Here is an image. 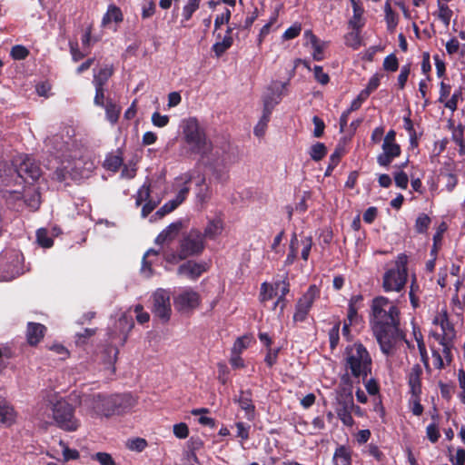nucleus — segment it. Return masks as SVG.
Here are the masks:
<instances>
[{"label":"nucleus","instance_id":"1","mask_svg":"<svg viewBox=\"0 0 465 465\" xmlns=\"http://www.w3.org/2000/svg\"><path fill=\"white\" fill-rule=\"evenodd\" d=\"M400 309L385 296L373 298L371 305L370 324L381 351L385 355L393 353L398 341L403 338L400 330Z\"/></svg>","mask_w":465,"mask_h":465},{"label":"nucleus","instance_id":"2","mask_svg":"<svg viewBox=\"0 0 465 465\" xmlns=\"http://www.w3.org/2000/svg\"><path fill=\"white\" fill-rule=\"evenodd\" d=\"M181 127L182 138L185 143L182 149V154L188 158L199 156L201 161L209 159L214 145L198 119L196 117L183 119Z\"/></svg>","mask_w":465,"mask_h":465},{"label":"nucleus","instance_id":"3","mask_svg":"<svg viewBox=\"0 0 465 465\" xmlns=\"http://www.w3.org/2000/svg\"><path fill=\"white\" fill-rule=\"evenodd\" d=\"M344 355L347 374L341 378L342 381L346 384L351 383L348 372L351 377L358 379V381L361 379L365 381L372 370V359L366 347L361 342H355L345 348Z\"/></svg>","mask_w":465,"mask_h":465},{"label":"nucleus","instance_id":"4","mask_svg":"<svg viewBox=\"0 0 465 465\" xmlns=\"http://www.w3.org/2000/svg\"><path fill=\"white\" fill-rule=\"evenodd\" d=\"M409 257L405 253L397 255L391 267L388 268L382 276L384 292H401L408 282Z\"/></svg>","mask_w":465,"mask_h":465},{"label":"nucleus","instance_id":"5","mask_svg":"<svg viewBox=\"0 0 465 465\" xmlns=\"http://www.w3.org/2000/svg\"><path fill=\"white\" fill-rule=\"evenodd\" d=\"M53 418L63 430L75 431L80 427V420L74 416V407L64 400H59L53 404Z\"/></svg>","mask_w":465,"mask_h":465},{"label":"nucleus","instance_id":"6","mask_svg":"<svg viewBox=\"0 0 465 465\" xmlns=\"http://www.w3.org/2000/svg\"><path fill=\"white\" fill-rule=\"evenodd\" d=\"M22 253L15 249H8L0 253V279L11 281L23 272Z\"/></svg>","mask_w":465,"mask_h":465},{"label":"nucleus","instance_id":"7","mask_svg":"<svg viewBox=\"0 0 465 465\" xmlns=\"http://www.w3.org/2000/svg\"><path fill=\"white\" fill-rule=\"evenodd\" d=\"M181 250V258H189L199 256L205 249V242L202 232L199 229L193 228L184 233L179 242Z\"/></svg>","mask_w":465,"mask_h":465},{"label":"nucleus","instance_id":"8","mask_svg":"<svg viewBox=\"0 0 465 465\" xmlns=\"http://www.w3.org/2000/svg\"><path fill=\"white\" fill-rule=\"evenodd\" d=\"M80 404L86 409L92 417H109V396L102 393H84L80 397Z\"/></svg>","mask_w":465,"mask_h":465},{"label":"nucleus","instance_id":"9","mask_svg":"<svg viewBox=\"0 0 465 465\" xmlns=\"http://www.w3.org/2000/svg\"><path fill=\"white\" fill-rule=\"evenodd\" d=\"M320 297V289L315 285H310L307 291L302 294L295 304V312L292 316L294 322H302L307 319V316L314 303Z\"/></svg>","mask_w":465,"mask_h":465},{"label":"nucleus","instance_id":"10","mask_svg":"<svg viewBox=\"0 0 465 465\" xmlns=\"http://www.w3.org/2000/svg\"><path fill=\"white\" fill-rule=\"evenodd\" d=\"M16 173L27 183L36 182L42 175L39 163L32 157L25 155L16 165Z\"/></svg>","mask_w":465,"mask_h":465},{"label":"nucleus","instance_id":"11","mask_svg":"<svg viewBox=\"0 0 465 465\" xmlns=\"http://www.w3.org/2000/svg\"><path fill=\"white\" fill-rule=\"evenodd\" d=\"M200 294L193 290H185L179 293L173 301L175 310L182 313H190L199 307Z\"/></svg>","mask_w":465,"mask_h":465},{"label":"nucleus","instance_id":"12","mask_svg":"<svg viewBox=\"0 0 465 465\" xmlns=\"http://www.w3.org/2000/svg\"><path fill=\"white\" fill-rule=\"evenodd\" d=\"M152 312L163 322H167L170 320L172 309L170 295L166 291L159 289L154 292Z\"/></svg>","mask_w":465,"mask_h":465},{"label":"nucleus","instance_id":"13","mask_svg":"<svg viewBox=\"0 0 465 465\" xmlns=\"http://www.w3.org/2000/svg\"><path fill=\"white\" fill-rule=\"evenodd\" d=\"M135 404V400L131 393L114 394L109 396V417L120 415L129 411Z\"/></svg>","mask_w":465,"mask_h":465},{"label":"nucleus","instance_id":"14","mask_svg":"<svg viewBox=\"0 0 465 465\" xmlns=\"http://www.w3.org/2000/svg\"><path fill=\"white\" fill-rule=\"evenodd\" d=\"M434 324H439L441 328V333L433 332L431 335L438 341H453L456 337V331L452 322H450L447 312H443L433 320Z\"/></svg>","mask_w":465,"mask_h":465},{"label":"nucleus","instance_id":"15","mask_svg":"<svg viewBox=\"0 0 465 465\" xmlns=\"http://www.w3.org/2000/svg\"><path fill=\"white\" fill-rule=\"evenodd\" d=\"M401 154V147L398 143H382L381 153L377 155V163L381 167H389Z\"/></svg>","mask_w":465,"mask_h":465},{"label":"nucleus","instance_id":"16","mask_svg":"<svg viewBox=\"0 0 465 465\" xmlns=\"http://www.w3.org/2000/svg\"><path fill=\"white\" fill-rule=\"evenodd\" d=\"M47 328L39 322H29L26 325L25 338L27 343L32 346H37L44 339Z\"/></svg>","mask_w":465,"mask_h":465},{"label":"nucleus","instance_id":"17","mask_svg":"<svg viewBox=\"0 0 465 465\" xmlns=\"http://www.w3.org/2000/svg\"><path fill=\"white\" fill-rule=\"evenodd\" d=\"M239 407L245 412L247 420H252L255 416V405L252 401V391L251 389L241 390L239 397L234 400Z\"/></svg>","mask_w":465,"mask_h":465},{"label":"nucleus","instance_id":"18","mask_svg":"<svg viewBox=\"0 0 465 465\" xmlns=\"http://www.w3.org/2000/svg\"><path fill=\"white\" fill-rule=\"evenodd\" d=\"M205 262H196L194 261H187L182 263L178 269L177 273L179 275H184L192 280L198 279L204 272H206Z\"/></svg>","mask_w":465,"mask_h":465},{"label":"nucleus","instance_id":"19","mask_svg":"<svg viewBox=\"0 0 465 465\" xmlns=\"http://www.w3.org/2000/svg\"><path fill=\"white\" fill-rule=\"evenodd\" d=\"M421 375H422V369L420 364H414L408 375V385L410 387V392L412 397L420 396L422 392V383H421Z\"/></svg>","mask_w":465,"mask_h":465},{"label":"nucleus","instance_id":"20","mask_svg":"<svg viewBox=\"0 0 465 465\" xmlns=\"http://www.w3.org/2000/svg\"><path fill=\"white\" fill-rule=\"evenodd\" d=\"M353 450L349 445H338L332 456L333 465H352Z\"/></svg>","mask_w":465,"mask_h":465},{"label":"nucleus","instance_id":"21","mask_svg":"<svg viewBox=\"0 0 465 465\" xmlns=\"http://www.w3.org/2000/svg\"><path fill=\"white\" fill-rule=\"evenodd\" d=\"M124 21V14L121 8L114 4H110L101 22L102 27H107L112 22L120 24Z\"/></svg>","mask_w":465,"mask_h":465},{"label":"nucleus","instance_id":"22","mask_svg":"<svg viewBox=\"0 0 465 465\" xmlns=\"http://www.w3.org/2000/svg\"><path fill=\"white\" fill-rule=\"evenodd\" d=\"M223 230V222L221 218H214L208 222L202 235L203 240H215Z\"/></svg>","mask_w":465,"mask_h":465},{"label":"nucleus","instance_id":"23","mask_svg":"<svg viewBox=\"0 0 465 465\" xmlns=\"http://www.w3.org/2000/svg\"><path fill=\"white\" fill-rule=\"evenodd\" d=\"M354 408L353 398L351 394H349L346 401H343L342 407L337 409V415L340 420L343 422V424L347 426H351L353 423V419L351 416V411Z\"/></svg>","mask_w":465,"mask_h":465},{"label":"nucleus","instance_id":"24","mask_svg":"<svg viewBox=\"0 0 465 465\" xmlns=\"http://www.w3.org/2000/svg\"><path fill=\"white\" fill-rule=\"evenodd\" d=\"M15 417L14 407L6 400H0V423L11 426L15 423Z\"/></svg>","mask_w":465,"mask_h":465},{"label":"nucleus","instance_id":"25","mask_svg":"<svg viewBox=\"0 0 465 465\" xmlns=\"http://www.w3.org/2000/svg\"><path fill=\"white\" fill-rule=\"evenodd\" d=\"M181 227L182 223L180 222L171 223L157 235L155 238V243L163 244L166 242L173 241L179 232Z\"/></svg>","mask_w":465,"mask_h":465},{"label":"nucleus","instance_id":"26","mask_svg":"<svg viewBox=\"0 0 465 465\" xmlns=\"http://www.w3.org/2000/svg\"><path fill=\"white\" fill-rule=\"evenodd\" d=\"M304 37L308 39L312 47L313 48L312 57L315 61L323 60V45L321 44L319 38L313 34L312 30L304 32Z\"/></svg>","mask_w":465,"mask_h":465},{"label":"nucleus","instance_id":"27","mask_svg":"<svg viewBox=\"0 0 465 465\" xmlns=\"http://www.w3.org/2000/svg\"><path fill=\"white\" fill-rule=\"evenodd\" d=\"M114 74V66L112 64H106L100 68L97 73H94L93 84L94 86L104 87L107 84L108 80Z\"/></svg>","mask_w":465,"mask_h":465},{"label":"nucleus","instance_id":"28","mask_svg":"<svg viewBox=\"0 0 465 465\" xmlns=\"http://www.w3.org/2000/svg\"><path fill=\"white\" fill-rule=\"evenodd\" d=\"M351 2L353 10V15L349 21V26L351 29H361L365 24L362 19L364 9L355 0H351Z\"/></svg>","mask_w":465,"mask_h":465},{"label":"nucleus","instance_id":"29","mask_svg":"<svg viewBox=\"0 0 465 465\" xmlns=\"http://www.w3.org/2000/svg\"><path fill=\"white\" fill-rule=\"evenodd\" d=\"M403 128L408 132L410 137V145L412 149L418 148L419 140L421 134H418L414 129V124L410 116L403 117Z\"/></svg>","mask_w":465,"mask_h":465},{"label":"nucleus","instance_id":"30","mask_svg":"<svg viewBox=\"0 0 465 465\" xmlns=\"http://www.w3.org/2000/svg\"><path fill=\"white\" fill-rule=\"evenodd\" d=\"M182 179H183V186L177 193L175 198L172 199L173 202L176 203L177 206L182 204L186 200L190 192V187L188 184L193 181V176L192 173H187L183 175Z\"/></svg>","mask_w":465,"mask_h":465},{"label":"nucleus","instance_id":"31","mask_svg":"<svg viewBox=\"0 0 465 465\" xmlns=\"http://www.w3.org/2000/svg\"><path fill=\"white\" fill-rule=\"evenodd\" d=\"M105 109L106 119L112 124H114L118 122L120 114H121V106L113 102L112 99H107L105 105L104 106Z\"/></svg>","mask_w":465,"mask_h":465},{"label":"nucleus","instance_id":"32","mask_svg":"<svg viewBox=\"0 0 465 465\" xmlns=\"http://www.w3.org/2000/svg\"><path fill=\"white\" fill-rule=\"evenodd\" d=\"M23 202L22 205H26L33 211L37 210L41 204V196L40 193L37 190H33L32 192H27L23 194Z\"/></svg>","mask_w":465,"mask_h":465},{"label":"nucleus","instance_id":"33","mask_svg":"<svg viewBox=\"0 0 465 465\" xmlns=\"http://www.w3.org/2000/svg\"><path fill=\"white\" fill-rule=\"evenodd\" d=\"M135 197V205L138 207L143 203L150 200L151 197V182L147 178L143 184L138 189Z\"/></svg>","mask_w":465,"mask_h":465},{"label":"nucleus","instance_id":"34","mask_svg":"<svg viewBox=\"0 0 465 465\" xmlns=\"http://www.w3.org/2000/svg\"><path fill=\"white\" fill-rule=\"evenodd\" d=\"M205 177L204 175H198V181L196 185L199 187V190L196 193V197L199 202L205 203L207 202L211 197V192L209 186L205 183Z\"/></svg>","mask_w":465,"mask_h":465},{"label":"nucleus","instance_id":"35","mask_svg":"<svg viewBox=\"0 0 465 465\" xmlns=\"http://www.w3.org/2000/svg\"><path fill=\"white\" fill-rule=\"evenodd\" d=\"M123 162L124 159L120 154L110 153L104 160V167L108 171L115 173L122 166Z\"/></svg>","mask_w":465,"mask_h":465},{"label":"nucleus","instance_id":"36","mask_svg":"<svg viewBox=\"0 0 465 465\" xmlns=\"http://www.w3.org/2000/svg\"><path fill=\"white\" fill-rule=\"evenodd\" d=\"M36 242L43 248H51L54 245V239L45 228H40L36 231Z\"/></svg>","mask_w":465,"mask_h":465},{"label":"nucleus","instance_id":"37","mask_svg":"<svg viewBox=\"0 0 465 465\" xmlns=\"http://www.w3.org/2000/svg\"><path fill=\"white\" fill-rule=\"evenodd\" d=\"M4 198L10 207L16 208L18 210L22 206L24 196L20 192L6 191L4 194Z\"/></svg>","mask_w":465,"mask_h":465},{"label":"nucleus","instance_id":"38","mask_svg":"<svg viewBox=\"0 0 465 465\" xmlns=\"http://www.w3.org/2000/svg\"><path fill=\"white\" fill-rule=\"evenodd\" d=\"M327 147L323 143L317 142L313 145L311 146L309 154L312 160L315 162H319L322 160L327 154Z\"/></svg>","mask_w":465,"mask_h":465},{"label":"nucleus","instance_id":"39","mask_svg":"<svg viewBox=\"0 0 465 465\" xmlns=\"http://www.w3.org/2000/svg\"><path fill=\"white\" fill-rule=\"evenodd\" d=\"M431 223V219L426 213H420L415 221L414 229L417 233L423 234L426 233Z\"/></svg>","mask_w":465,"mask_h":465},{"label":"nucleus","instance_id":"40","mask_svg":"<svg viewBox=\"0 0 465 465\" xmlns=\"http://www.w3.org/2000/svg\"><path fill=\"white\" fill-rule=\"evenodd\" d=\"M233 45V40L229 37H223L222 41L213 44L212 50L217 57H221Z\"/></svg>","mask_w":465,"mask_h":465},{"label":"nucleus","instance_id":"41","mask_svg":"<svg viewBox=\"0 0 465 465\" xmlns=\"http://www.w3.org/2000/svg\"><path fill=\"white\" fill-rule=\"evenodd\" d=\"M147 446H148L147 440L145 439L140 438V437L129 439L126 442L127 449L132 451H136V452L143 451Z\"/></svg>","mask_w":465,"mask_h":465},{"label":"nucleus","instance_id":"42","mask_svg":"<svg viewBox=\"0 0 465 465\" xmlns=\"http://www.w3.org/2000/svg\"><path fill=\"white\" fill-rule=\"evenodd\" d=\"M200 1L189 0L188 3L183 7L182 16L183 21H189L193 15L199 9Z\"/></svg>","mask_w":465,"mask_h":465},{"label":"nucleus","instance_id":"43","mask_svg":"<svg viewBox=\"0 0 465 465\" xmlns=\"http://www.w3.org/2000/svg\"><path fill=\"white\" fill-rule=\"evenodd\" d=\"M340 328H341V322L338 321L334 323L332 328L329 331V342H330V349L331 351H334L340 341Z\"/></svg>","mask_w":465,"mask_h":465},{"label":"nucleus","instance_id":"44","mask_svg":"<svg viewBox=\"0 0 465 465\" xmlns=\"http://www.w3.org/2000/svg\"><path fill=\"white\" fill-rule=\"evenodd\" d=\"M361 29H352L351 32L348 33L345 35V43L348 46L352 47L353 49H358L361 45Z\"/></svg>","mask_w":465,"mask_h":465},{"label":"nucleus","instance_id":"45","mask_svg":"<svg viewBox=\"0 0 465 465\" xmlns=\"http://www.w3.org/2000/svg\"><path fill=\"white\" fill-rule=\"evenodd\" d=\"M438 8H439V14H438L439 19L446 26H448L450 25L451 16L453 15L452 10L444 3H439L438 4Z\"/></svg>","mask_w":465,"mask_h":465},{"label":"nucleus","instance_id":"46","mask_svg":"<svg viewBox=\"0 0 465 465\" xmlns=\"http://www.w3.org/2000/svg\"><path fill=\"white\" fill-rule=\"evenodd\" d=\"M341 159V153L339 149H336L329 158V163L325 170L324 176H331L333 170L337 167Z\"/></svg>","mask_w":465,"mask_h":465},{"label":"nucleus","instance_id":"47","mask_svg":"<svg viewBox=\"0 0 465 465\" xmlns=\"http://www.w3.org/2000/svg\"><path fill=\"white\" fill-rule=\"evenodd\" d=\"M150 254L157 255L158 252L153 249H150L143 255L141 272L145 275V277H151L153 275L152 262L147 260V256Z\"/></svg>","mask_w":465,"mask_h":465},{"label":"nucleus","instance_id":"48","mask_svg":"<svg viewBox=\"0 0 465 465\" xmlns=\"http://www.w3.org/2000/svg\"><path fill=\"white\" fill-rule=\"evenodd\" d=\"M250 345V338L246 335L239 337L233 343L232 354H242Z\"/></svg>","mask_w":465,"mask_h":465},{"label":"nucleus","instance_id":"49","mask_svg":"<svg viewBox=\"0 0 465 465\" xmlns=\"http://www.w3.org/2000/svg\"><path fill=\"white\" fill-rule=\"evenodd\" d=\"M275 290L276 288L274 284H270L267 282L262 283L260 293L261 300L262 302L272 300L276 295Z\"/></svg>","mask_w":465,"mask_h":465},{"label":"nucleus","instance_id":"50","mask_svg":"<svg viewBox=\"0 0 465 465\" xmlns=\"http://www.w3.org/2000/svg\"><path fill=\"white\" fill-rule=\"evenodd\" d=\"M59 445L63 448L64 461L67 462L69 460L79 459L80 453L77 450L70 449L63 440H60Z\"/></svg>","mask_w":465,"mask_h":465},{"label":"nucleus","instance_id":"51","mask_svg":"<svg viewBox=\"0 0 465 465\" xmlns=\"http://www.w3.org/2000/svg\"><path fill=\"white\" fill-rule=\"evenodd\" d=\"M29 54V50L22 45H14L10 52V55L14 60H25Z\"/></svg>","mask_w":465,"mask_h":465},{"label":"nucleus","instance_id":"52","mask_svg":"<svg viewBox=\"0 0 465 465\" xmlns=\"http://www.w3.org/2000/svg\"><path fill=\"white\" fill-rule=\"evenodd\" d=\"M439 343L442 346V352L441 355L446 362V364L449 366L451 364L453 361V354H452V348H453V341H439Z\"/></svg>","mask_w":465,"mask_h":465},{"label":"nucleus","instance_id":"53","mask_svg":"<svg viewBox=\"0 0 465 465\" xmlns=\"http://www.w3.org/2000/svg\"><path fill=\"white\" fill-rule=\"evenodd\" d=\"M289 82L285 83H272L268 88L269 92H272L278 99L282 100V96L286 94L287 86Z\"/></svg>","mask_w":465,"mask_h":465},{"label":"nucleus","instance_id":"54","mask_svg":"<svg viewBox=\"0 0 465 465\" xmlns=\"http://www.w3.org/2000/svg\"><path fill=\"white\" fill-rule=\"evenodd\" d=\"M383 69L391 73L399 69V61L394 54H391L384 58Z\"/></svg>","mask_w":465,"mask_h":465},{"label":"nucleus","instance_id":"55","mask_svg":"<svg viewBox=\"0 0 465 465\" xmlns=\"http://www.w3.org/2000/svg\"><path fill=\"white\" fill-rule=\"evenodd\" d=\"M417 346H418V350H419V352L420 355V360L423 362L425 368L427 370H429L430 369L429 356H428L426 345L424 343L423 337H422L421 333H420V339H417Z\"/></svg>","mask_w":465,"mask_h":465},{"label":"nucleus","instance_id":"56","mask_svg":"<svg viewBox=\"0 0 465 465\" xmlns=\"http://www.w3.org/2000/svg\"><path fill=\"white\" fill-rule=\"evenodd\" d=\"M281 349H272V347L267 348V353L264 358V362L269 368H272L273 365L277 363L278 361V355Z\"/></svg>","mask_w":465,"mask_h":465},{"label":"nucleus","instance_id":"57","mask_svg":"<svg viewBox=\"0 0 465 465\" xmlns=\"http://www.w3.org/2000/svg\"><path fill=\"white\" fill-rule=\"evenodd\" d=\"M301 32H302V25L299 23H295L284 31V33L282 35V39L283 40L294 39L297 36H299Z\"/></svg>","mask_w":465,"mask_h":465},{"label":"nucleus","instance_id":"58","mask_svg":"<svg viewBox=\"0 0 465 465\" xmlns=\"http://www.w3.org/2000/svg\"><path fill=\"white\" fill-rule=\"evenodd\" d=\"M92 458L98 461L100 465H116L112 455L107 452H96Z\"/></svg>","mask_w":465,"mask_h":465},{"label":"nucleus","instance_id":"59","mask_svg":"<svg viewBox=\"0 0 465 465\" xmlns=\"http://www.w3.org/2000/svg\"><path fill=\"white\" fill-rule=\"evenodd\" d=\"M312 71L314 78L319 84L325 85L330 82V76L328 74L323 72L322 66L314 65Z\"/></svg>","mask_w":465,"mask_h":465},{"label":"nucleus","instance_id":"60","mask_svg":"<svg viewBox=\"0 0 465 465\" xmlns=\"http://www.w3.org/2000/svg\"><path fill=\"white\" fill-rule=\"evenodd\" d=\"M426 434L431 443H436L440 437L438 425L434 422L430 423L426 428Z\"/></svg>","mask_w":465,"mask_h":465},{"label":"nucleus","instance_id":"61","mask_svg":"<svg viewBox=\"0 0 465 465\" xmlns=\"http://www.w3.org/2000/svg\"><path fill=\"white\" fill-rule=\"evenodd\" d=\"M177 207L178 206H177L176 203L170 200L167 203H165L160 209H158L156 211V213H154V216L161 219V218L164 217L166 214L174 211Z\"/></svg>","mask_w":465,"mask_h":465},{"label":"nucleus","instance_id":"62","mask_svg":"<svg viewBox=\"0 0 465 465\" xmlns=\"http://www.w3.org/2000/svg\"><path fill=\"white\" fill-rule=\"evenodd\" d=\"M231 16L232 13L228 8H225L224 12L221 15H216L214 19V30H218L224 24H229Z\"/></svg>","mask_w":465,"mask_h":465},{"label":"nucleus","instance_id":"63","mask_svg":"<svg viewBox=\"0 0 465 465\" xmlns=\"http://www.w3.org/2000/svg\"><path fill=\"white\" fill-rule=\"evenodd\" d=\"M464 131L465 127L460 124L452 132V141L459 146V148H461V145L464 143Z\"/></svg>","mask_w":465,"mask_h":465},{"label":"nucleus","instance_id":"64","mask_svg":"<svg viewBox=\"0 0 465 465\" xmlns=\"http://www.w3.org/2000/svg\"><path fill=\"white\" fill-rule=\"evenodd\" d=\"M458 381L461 391L459 394V399L461 403L465 405V371L460 369L458 371Z\"/></svg>","mask_w":465,"mask_h":465}]
</instances>
